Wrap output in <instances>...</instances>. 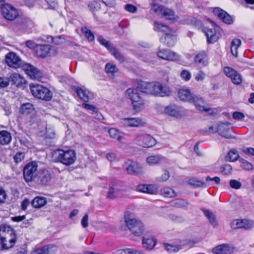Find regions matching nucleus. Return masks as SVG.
Wrapping results in <instances>:
<instances>
[{"label":"nucleus","instance_id":"obj_33","mask_svg":"<svg viewBox=\"0 0 254 254\" xmlns=\"http://www.w3.org/2000/svg\"><path fill=\"white\" fill-rule=\"evenodd\" d=\"M47 203L46 198L42 196H37L32 200L31 204L34 208H39Z\"/></svg>","mask_w":254,"mask_h":254},{"label":"nucleus","instance_id":"obj_26","mask_svg":"<svg viewBox=\"0 0 254 254\" xmlns=\"http://www.w3.org/2000/svg\"><path fill=\"white\" fill-rule=\"evenodd\" d=\"M177 40L176 36L172 33L166 34L165 36L160 38V41L168 47H172Z\"/></svg>","mask_w":254,"mask_h":254},{"label":"nucleus","instance_id":"obj_55","mask_svg":"<svg viewBox=\"0 0 254 254\" xmlns=\"http://www.w3.org/2000/svg\"><path fill=\"white\" fill-rule=\"evenodd\" d=\"M243 222L244 223H243L242 228L246 230L250 229L254 226V221L253 220L244 219Z\"/></svg>","mask_w":254,"mask_h":254},{"label":"nucleus","instance_id":"obj_5","mask_svg":"<svg viewBox=\"0 0 254 254\" xmlns=\"http://www.w3.org/2000/svg\"><path fill=\"white\" fill-rule=\"evenodd\" d=\"M142 82H141L138 84L136 88H128L126 91L127 97L129 98L131 101L133 108L136 111H139L142 108L145 104V101L142 96V94L138 93V91L144 93L138 88Z\"/></svg>","mask_w":254,"mask_h":254},{"label":"nucleus","instance_id":"obj_23","mask_svg":"<svg viewBox=\"0 0 254 254\" xmlns=\"http://www.w3.org/2000/svg\"><path fill=\"white\" fill-rule=\"evenodd\" d=\"M166 161V158L160 154L151 155L146 159V162L150 166L159 165Z\"/></svg>","mask_w":254,"mask_h":254},{"label":"nucleus","instance_id":"obj_10","mask_svg":"<svg viewBox=\"0 0 254 254\" xmlns=\"http://www.w3.org/2000/svg\"><path fill=\"white\" fill-rule=\"evenodd\" d=\"M5 59L7 65L13 68H17L22 67L24 64L21 59L13 52L7 54L5 55Z\"/></svg>","mask_w":254,"mask_h":254},{"label":"nucleus","instance_id":"obj_57","mask_svg":"<svg viewBox=\"0 0 254 254\" xmlns=\"http://www.w3.org/2000/svg\"><path fill=\"white\" fill-rule=\"evenodd\" d=\"M169 218L173 221L177 223H181L184 222V218L181 215H177L175 214H171L169 215Z\"/></svg>","mask_w":254,"mask_h":254},{"label":"nucleus","instance_id":"obj_52","mask_svg":"<svg viewBox=\"0 0 254 254\" xmlns=\"http://www.w3.org/2000/svg\"><path fill=\"white\" fill-rule=\"evenodd\" d=\"M220 172L225 175H227L231 173L232 167L229 164H224L221 166Z\"/></svg>","mask_w":254,"mask_h":254},{"label":"nucleus","instance_id":"obj_59","mask_svg":"<svg viewBox=\"0 0 254 254\" xmlns=\"http://www.w3.org/2000/svg\"><path fill=\"white\" fill-rule=\"evenodd\" d=\"M229 185L232 188L236 190L240 189L242 187V183L236 180H230Z\"/></svg>","mask_w":254,"mask_h":254},{"label":"nucleus","instance_id":"obj_12","mask_svg":"<svg viewBox=\"0 0 254 254\" xmlns=\"http://www.w3.org/2000/svg\"><path fill=\"white\" fill-rule=\"evenodd\" d=\"M157 55L159 58L167 61H177L180 59V56L178 54L165 49L159 50Z\"/></svg>","mask_w":254,"mask_h":254},{"label":"nucleus","instance_id":"obj_29","mask_svg":"<svg viewBox=\"0 0 254 254\" xmlns=\"http://www.w3.org/2000/svg\"><path fill=\"white\" fill-rule=\"evenodd\" d=\"M190 103H193L196 108L200 111L208 112L210 110V109L207 108L203 105V100L202 98H198L194 95Z\"/></svg>","mask_w":254,"mask_h":254},{"label":"nucleus","instance_id":"obj_49","mask_svg":"<svg viewBox=\"0 0 254 254\" xmlns=\"http://www.w3.org/2000/svg\"><path fill=\"white\" fill-rule=\"evenodd\" d=\"M20 110L23 114H29L34 110L33 105L30 103L24 104L21 106Z\"/></svg>","mask_w":254,"mask_h":254},{"label":"nucleus","instance_id":"obj_39","mask_svg":"<svg viewBox=\"0 0 254 254\" xmlns=\"http://www.w3.org/2000/svg\"><path fill=\"white\" fill-rule=\"evenodd\" d=\"M110 136L116 140L120 141L122 138L121 132L117 128H111L108 130Z\"/></svg>","mask_w":254,"mask_h":254},{"label":"nucleus","instance_id":"obj_27","mask_svg":"<svg viewBox=\"0 0 254 254\" xmlns=\"http://www.w3.org/2000/svg\"><path fill=\"white\" fill-rule=\"evenodd\" d=\"M195 63L200 67L207 64V57L204 52H201L196 54L194 58Z\"/></svg>","mask_w":254,"mask_h":254},{"label":"nucleus","instance_id":"obj_8","mask_svg":"<svg viewBox=\"0 0 254 254\" xmlns=\"http://www.w3.org/2000/svg\"><path fill=\"white\" fill-rule=\"evenodd\" d=\"M38 173V165L36 162L32 161L27 164L23 169V176L25 181H34Z\"/></svg>","mask_w":254,"mask_h":254},{"label":"nucleus","instance_id":"obj_7","mask_svg":"<svg viewBox=\"0 0 254 254\" xmlns=\"http://www.w3.org/2000/svg\"><path fill=\"white\" fill-rule=\"evenodd\" d=\"M133 140L137 145L145 148L151 147L156 143L155 139L146 133H135Z\"/></svg>","mask_w":254,"mask_h":254},{"label":"nucleus","instance_id":"obj_56","mask_svg":"<svg viewBox=\"0 0 254 254\" xmlns=\"http://www.w3.org/2000/svg\"><path fill=\"white\" fill-rule=\"evenodd\" d=\"M231 79L232 82L237 85L240 84L242 82V76L238 72Z\"/></svg>","mask_w":254,"mask_h":254},{"label":"nucleus","instance_id":"obj_43","mask_svg":"<svg viewBox=\"0 0 254 254\" xmlns=\"http://www.w3.org/2000/svg\"><path fill=\"white\" fill-rule=\"evenodd\" d=\"M97 40L101 45L106 48L109 52L114 47L109 41L106 40L102 36H98Z\"/></svg>","mask_w":254,"mask_h":254},{"label":"nucleus","instance_id":"obj_36","mask_svg":"<svg viewBox=\"0 0 254 254\" xmlns=\"http://www.w3.org/2000/svg\"><path fill=\"white\" fill-rule=\"evenodd\" d=\"M242 42L240 39H234L231 43V52L232 54L236 57L238 56V49L241 45Z\"/></svg>","mask_w":254,"mask_h":254},{"label":"nucleus","instance_id":"obj_11","mask_svg":"<svg viewBox=\"0 0 254 254\" xmlns=\"http://www.w3.org/2000/svg\"><path fill=\"white\" fill-rule=\"evenodd\" d=\"M120 124L125 127H138L144 126L145 123L139 118H125L120 120Z\"/></svg>","mask_w":254,"mask_h":254},{"label":"nucleus","instance_id":"obj_1","mask_svg":"<svg viewBox=\"0 0 254 254\" xmlns=\"http://www.w3.org/2000/svg\"><path fill=\"white\" fill-rule=\"evenodd\" d=\"M138 88L145 93L159 97L169 96L172 94L169 86L159 82H142Z\"/></svg>","mask_w":254,"mask_h":254},{"label":"nucleus","instance_id":"obj_17","mask_svg":"<svg viewBox=\"0 0 254 254\" xmlns=\"http://www.w3.org/2000/svg\"><path fill=\"white\" fill-rule=\"evenodd\" d=\"M218 132L222 137L226 138H232V136L229 133V125L226 123H221L217 125V129L212 131V133Z\"/></svg>","mask_w":254,"mask_h":254},{"label":"nucleus","instance_id":"obj_38","mask_svg":"<svg viewBox=\"0 0 254 254\" xmlns=\"http://www.w3.org/2000/svg\"><path fill=\"white\" fill-rule=\"evenodd\" d=\"M154 29L156 31L165 32L166 34L172 33V30L167 26L157 22H154Z\"/></svg>","mask_w":254,"mask_h":254},{"label":"nucleus","instance_id":"obj_60","mask_svg":"<svg viewBox=\"0 0 254 254\" xmlns=\"http://www.w3.org/2000/svg\"><path fill=\"white\" fill-rule=\"evenodd\" d=\"M180 76L183 80L187 81L190 79L191 74L189 71L184 69L181 72Z\"/></svg>","mask_w":254,"mask_h":254},{"label":"nucleus","instance_id":"obj_25","mask_svg":"<svg viewBox=\"0 0 254 254\" xmlns=\"http://www.w3.org/2000/svg\"><path fill=\"white\" fill-rule=\"evenodd\" d=\"M74 91L78 96L84 102H88L90 98L92 96V93L86 89L80 87H75Z\"/></svg>","mask_w":254,"mask_h":254},{"label":"nucleus","instance_id":"obj_58","mask_svg":"<svg viewBox=\"0 0 254 254\" xmlns=\"http://www.w3.org/2000/svg\"><path fill=\"white\" fill-rule=\"evenodd\" d=\"M243 220H235L231 223V227L234 229L242 228Z\"/></svg>","mask_w":254,"mask_h":254},{"label":"nucleus","instance_id":"obj_21","mask_svg":"<svg viewBox=\"0 0 254 254\" xmlns=\"http://www.w3.org/2000/svg\"><path fill=\"white\" fill-rule=\"evenodd\" d=\"M123 190L122 187L117 184H113L109 187L107 197L113 199L122 195Z\"/></svg>","mask_w":254,"mask_h":254},{"label":"nucleus","instance_id":"obj_63","mask_svg":"<svg viewBox=\"0 0 254 254\" xmlns=\"http://www.w3.org/2000/svg\"><path fill=\"white\" fill-rule=\"evenodd\" d=\"M164 246L166 251L169 253L177 252L179 251V248L177 247L171 245L165 244Z\"/></svg>","mask_w":254,"mask_h":254},{"label":"nucleus","instance_id":"obj_28","mask_svg":"<svg viewBox=\"0 0 254 254\" xmlns=\"http://www.w3.org/2000/svg\"><path fill=\"white\" fill-rule=\"evenodd\" d=\"M178 97L181 101L185 102H191L194 96L191 94L190 90L186 89H181L178 91Z\"/></svg>","mask_w":254,"mask_h":254},{"label":"nucleus","instance_id":"obj_45","mask_svg":"<svg viewBox=\"0 0 254 254\" xmlns=\"http://www.w3.org/2000/svg\"><path fill=\"white\" fill-rule=\"evenodd\" d=\"M151 5V10L153 11L156 15L162 16L165 7L155 3H152Z\"/></svg>","mask_w":254,"mask_h":254},{"label":"nucleus","instance_id":"obj_53","mask_svg":"<svg viewBox=\"0 0 254 254\" xmlns=\"http://www.w3.org/2000/svg\"><path fill=\"white\" fill-rule=\"evenodd\" d=\"M223 71L224 74L230 78L233 77L234 75L237 72V71L229 66L224 67Z\"/></svg>","mask_w":254,"mask_h":254},{"label":"nucleus","instance_id":"obj_2","mask_svg":"<svg viewBox=\"0 0 254 254\" xmlns=\"http://www.w3.org/2000/svg\"><path fill=\"white\" fill-rule=\"evenodd\" d=\"M17 241L14 230L9 226H0V250H7L11 248Z\"/></svg>","mask_w":254,"mask_h":254},{"label":"nucleus","instance_id":"obj_24","mask_svg":"<svg viewBox=\"0 0 254 254\" xmlns=\"http://www.w3.org/2000/svg\"><path fill=\"white\" fill-rule=\"evenodd\" d=\"M50 46L48 45H37L35 48V53L40 58L46 57L50 52Z\"/></svg>","mask_w":254,"mask_h":254},{"label":"nucleus","instance_id":"obj_14","mask_svg":"<svg viewBox=\"0 0 254 254\" xmlns=\"http://www.w3.org/2000/svg\"><path fill=\"white\" fill-rule=\"evenodd\" d=\"M52 174L47 170H40L38 171V175L34 182L40 185H47L51 180Z\"/></svg>","mask_w":254,"mask_h":254},{"label":"nucleus","instance_id":"obj_61","mask_svg":"<svg viewBox=\"0 0 254 254\" xmlns=\"http://www.w3.org/2000/svg\"><path fill=\"white\" fill-rule=\"evenodd\" d=\"M126 27V25L123 22L118 23V25L115 27L116 32L119 35H122L124 33V28Z\"/></svg>","mask_w":254,"mask_h":254},{"label":"nucleus","instance_id":"obj_42","mask_svg":"<svg viewBox=\"0 0 254 254\" xmlns=\"http://www.w3.org/2000/svg\"><path fill=\"white\" fill-rule=\"evenodd\" d=\"M161 193L165 197L171 198L176 196V193L172 189L166 187L161 190Z\"/></svg>","mask_w":254,"mask_h":254},{"label":"nucleus","instance_id":"obj_20","mask_svg":"<svg viewBox=\"0 0 254 254\" xmlns=\"http://www.w3.org/2000/svg\"><path fill=\"white\" fill-rule=\"evenodd\" d=\"M213 13L225 23L230 24L233 22L231 16L226 11L220 8H215L213 9Z\"/></svg>","mask_w":254,"mask_h":254},{"label":"nucleus","instance_id":"obj_41","mask_svg":"<svg viewBox=\"0 0 254 254\" xmlns=\"http://www.w3.org/2000/svg\"><path fill=\"white\" fill-rule=\"evenodd\" d=\"M239 156L237 151L235 149H231L227 153L225 159L227 161L229 162H234L238 159Z\"/></svg>","mask_w":254,"mask_h":254},{"label":"nucleus","instance_id":"obj_50","mask_svg":"<svg viewBox=\"0 0 254 254\" xmlns=\"http://www.w3.org/2000/svg\"><path fill=\"white\" fill-rule=\"evenodd\" d=\"M162 16L168 19H173L175 18V12L170 9L164 7Z\"/></svg>","mask_w":254,"mask_h":254},{"label":"nucleus","instance_id":"obj_51","mask_svg":"<svg viewBox=\"0 0 254 254\" xmlns=\"http://www.w3.org/2000/svg\"><path fill=\"white\" fill-rule=\"evenodd\" d=\"M49 246H45L41 248H38L31 252V254H49Z\"/></svg>","mask_w":254,"mask_h":254},{"label":"nucleus","instance_id":"obj_32","mask_svg":"<svg viewBox=\"0 0 254 254\" xmlns=\"http://www.w3.org/2000/svg\"><path fill=\"white\" fill-rule=\"evenodd\" d=\"M189 184L197 188H207L209 186H212V183H205L204 182L197 180L196 179H191L189 181Z\"/></svg>","mask_w":254,"mask_h":254},{"label":"nucleus","instance_id":"obj_31","mask_svg":"<svg viewBox=\"0 0 254 254\" xmlns=\"http://www.w3.org/2000/svg\"><path fill=\"white\" fill-rule=\"evenodd\" d=\"M42 41L52 42L56 45H60L64 42V38L61 36L53 37L50 36H44L41 38Z\"/></svg>","mask_w":254,"mask_h":254},{"label":"nucleus","instance_id":"obj_40","mask_svg":"<svg viewBox=\"0 0 254 254\" xmlns=\"http://www.w3.org/2000/svg\"><path fill=\"white\" fill-rule=\"evenodd\" d=\"M110 52L114 57L121 63H123L125 61L124 55L115 47L110 50Z\"/></svg>","mask_w":254,"mask_h":254},{"label":"nucleus","instance_id":"obj_4","mask_svg":"<svg viewBox=\"0 0 254 254\" xmlns=\"http://www.w3.org/2000/svg\"><path fill=\"white\" fill-rule=\"evenodd\" d=\"M125 222L128 229L134 236H139L143 233L144 229L143 223L140 220L133 217L128 211L125 214Z\"/></svg>","mask_w":254,"mask_h":254},{"label":"nucleus","instance_id":"obj_9","mask_svg":"<svg viewBox=\"0 0 254 254\" xmlns=\"http://www.w3.org/2000/svg\"><path fill=\"white\" fill-rule=\"evenodd\" d=\"M1 10L4 18L8 20H13L18 16L17 10L8 3L2 5Z\"/></svg>","mask_w":254,"mask_h":254},{"label":"nucleus","instance_id":"obj_37","mask_svg":"<svg viewBox=\"0 0 254 254\" xmlns=\"http://www.w3.org/2000/svg\"><path fill=\"white\" fill-rule=\"evenodd\" d=\"M105 70L108 76L112 78L114 77L115 73L117 72L118 71V69L116 65L111 63H108L106 64Z\"/></svg>","mask_w":254,"mask_h":254},{"label":"nucleus","instance_id":"obj_46","mask_svg":"<svg viewBox=\"0 0 254 254\" xmlns=\"http://www.w3.org/2000/svg\"><path fill=\"white\" fill-rule=\"evenodd\" d=\"M172 203L173 206L179 208L187 207L189 204L188 202L181 199H175L172 202Z\"/></svg>","mask_w":254,"mask_h":254},{"label":"nucleus","instance_id":"obj_22","mask_svg":"<svg viewBox=\"0 0 254 254\" xmlns=\"http://www.w3.org/2000/svg\"><path fill=\"white\" fill-rule=\"evenodd\" d=\"M164 112L170 116L178 117L181 116L182 108L175 104L170 105L165 107Z\"/></svg>","mask_w":254,"mask_h":254},{"label":"nucleus","instance_id":"obj_6","mask_svg":"<svg viewBox=\"0 0 254 254\" xmlns=\"http://www.w3.org/2000/svg\"><path fill=\"white\" fill-rule=\"evenodd\" d=\"M30 89L32 94L38 99L50 101L52 98V93L46 87L39 84H31Z\"/></svg>","mask_w":254,"mask_h":254},{"label":"nucleus","instance_id":"obj_44","mask_svg":"<svg viewBox=\"0 0 254 254\" xmlns=\"http://www.w3.org/2000/svg\"><path fill=\"white\" fill-rule=\"evenodd\" d=\"M239 162L241 167L246 171H250L254 169L252 164L243 158L240 159Z\"/></svg>","mask_w":254,"mask_h":254},{"label":"nucleus","instance_id":"obj_30","mask_svg":"<svg viewBox=\"0 0 254 254\" xmlns=\"http://www.w3.org/2000/svg\"><path fill=\"white\" fill-rule=\"evenodd\" d=\"M156 239L153 237L143 238L142 242L143 247L148 250H152L156 246Z\"/></svg>","mask_w":254,"mask_h":254},{"label":"nucleus","instance_id":"obj_34","mask_svg":"<svg viewBox=\"0 0 254 254\" xmlns=\"http://www.w3.org/2000/svg\"><path fill=\"white\" fill-rule=\"evenodd\" d=\"M230 251L229 246L226 244L217 246L212 250V252L214 254H226Z\"/></svg>","mask_w":254,"mask_h":254},{"label":"nucleus","instance_id":"obj_18","mask_svg":"<svg viewBox=\"0 0 254 254\" xmlns=\"http://www.w3.org/2000/svg\"><path fill=\"white\" fill-rule=\"evenodd\" d=\"M136 190L150 194H156L158 191V187L155 185L140 184L136 186Z\"/></svg>","mask_w":254,"mask_h":254},{"label":"nucleus","instance_id":"obj_35","mask_svg":"<svg viewBox=\"0 0 254 254\" xmlns=\"http://www.w3.org/2000/svg\"><path fill=\"white\" fill-rule=\"evenodd\" d=\"M11 140V134L6 130L0 131V143L6 145L9 143Z\"/></svg>","mask_w":254,"mask_h":254},{"label":"nucleus","instance_id":"obj_16","mask_svg":"<svg viewBox=\"0 0 254 254\" xmlns=\"http://www.w3.org/2000/svg\"><path fill=\"white\" fill-rule=\"evenodd\" d=\"M126 170L128 174L137 175L143 172L142 167L137 163L133 161H128L126 163Z\"/></svg>","mask_w":254,"mask_h":254},{"label":"nucleus","instance_id":"obj_15","mask_svg":"<svg viewBox=\"0 0 254 254\" xmlns=\"http://www.w3.org/2000/svg\"><path fill=\"white\" fill-rule=\"evenodd\" d=\"M22 68L25 73L32 79L39 80L42 77L41 71L32 65L24 64Z\"/></svg>","mask_w":254,"mask_h":254},{"label":"nucleus","instance_id":"obj_62","mask_svg":"<svg viewBox=\"0 0 254 254\" xmlns=\"http://www.w3.org/2000/svg\"><path fill=\"white\" fill-rule=\"evenodd\" d=\"M9 76L8 77H0V87L2 88L7 87L9 85Z\"/></svg>","mask_w":254,"mask_h":254},{"label":"nucleus","instance_id":"obj_19","mask_svg":"<svg viewBox=\"0 0 254 254\" xmlns=\"http://www.w3.org/2000/svg\"><path fill=\"white\" fill-rule=\"evenodd\" d=\"M9 79L12 85L17 87H21L26 84V80L25 78L18 73H12L9 75Z\"/></svg>","mask_w":254,"mask_h":254},{"label":"nucleus","instance_id":"obj_48","mask_svg":"<svg viewBox=\"0 0 254 254\" xmlns=\"http://www.w3.org/2000/svg\"><path fill=\"white\" fill-rule=\"evenodd\" d=\"M203 212L205 216L209 219L211 224L214 227L216 226L217 223L215 221V215L212 212L208 210H203Z\"/></svg>","mask_w":254,"mask_h":254},{"label":"nucleus","instance_id":"obj_13","mask_svg":"<svg viewBox=\"0 0 254 254\" xmlns=\"http://www.w3.org/2000/svg\"><path fill=\"white\" fill-rule=\"evenodd\" d=\"M203 31L206 34L207 42L209 43H213L216 42L221 37L218 27L214 28L204 27Z\"/></svg>","mask_w":254,"mask_h":254},{"label":"nucleus","instance_id":"obj_54","mask_svg":"<svg viewBox=\"0 0 254 254\" xmlns=\"http://www.w3.org/2000/svg\"><path fill=\"white\" fill-rule=\"evenodd\" d=\"M81 30L84 34L85 36L88 39V41H92L94 39V36L92 32L86 27L82 28Z\"/></svg>","mask_w":254,"mask_h":254},{"label":"nucleus","instance_id":"obj_3","mask_svg":"<svg viewBox=\"0 0 254 254\" xmlns=\"http://www.w3.org/2000/svg\"><path fill=\"white\" fill-rule=\"evenodd\" d=\"M53 157L55 162L70 166L76 160V153L73 150L58 149L54 151Z\"/></svg>","mask_w":254,"mask_h":254},{"label":"nucleus","instance_id":"obj_64","mask_svg":"<svg viewBox=\"0 0 254 254\" xmlns=\"http://www.w3.org/2000/svg\"><path fill=\"white\" fill-rule=\"evenodd\" d=\"M88 6L89 7L90 9L92 11L97 10L98 9L100 8V4L96 1L91 2L88 5Z\"/></svg>","mask_w":254,"mask_h":254},{"label":"nucleus","instance_id":"obj_47","mask_svg":"<svg viewBox=\"0 0 254 254\" xmlns=\"http://www.w3.org/2000/svg\"><path fill=\"white\" fill-rule=\"evenodd\" d=\"M162 171L163 174L155 178V180L156 181L159 182H164L169 179L170 176L169 172L166 169L163 170Z\"/></svg>","mask_w":254,"mask_h":254}]
</instances>
